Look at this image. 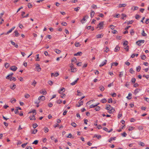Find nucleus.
Here are the masks:
<instances>
[{
    "instance_id": "1",
    "label": "nucleus",
    "mask_w": 149,
    "mask_h": 149,
    "mask_svg": "<svg viewBox=\"0 0 149 149\" xmlns=\"http://www.w3.org/2000/svg\"><path fill=\"white\" fill-rule=\"evenodd\" d=\"M106 109L109 111L108 112L109 113H113L115 111V109L113 107H111L110 104H107L106 105Z\"/></svg>"
},
{
    "instance_id": "2",
    "label": "nucleus",
    "mask_w": 149,
    "mask_h": 149,
    "mask_svg": "<svg viewBox=\"0 0 149 149\" xmlns=\"http://www.w3.org/2000/svg\"><path fill=\"white\" fill-rule=\"evenodd\" d=\"M88 15H86L84 16L83 19L81 20V22L82 24L84 23V21L86 20V19L88 18Z\"/></svg>"
},
{
    "instance_id": "3",
    "label": "nucleus",
    "mask_w": 149,
    "mask_h": 149,
    "mask_svg": "<svg viewBox=\"0 0 149 149\" xmlns=\"http://www.w3.org/2000/svg\"><path fill=\"white\" fill-rule=\"evenodd\" d=\"M38 99L40 101L41 100L42 101H43L45 99V97L44 96L42 95L39 97L38 98Z\"/></svg>"
},
{
    "instance_id": "4",
    "label": "nucleus",
    "mask_w": 149,
    "mask_h": 149,
    "mask_svg": "<svg viewBox=\"0 0 149 149\" xmlns=\"http://www.w3.org/2000/svg\"><path fill=\"white\" fill-rule=\"evenodd\" d=\"M17 68L15 66H13L10 67V69L13 71H15L17 69Z\"/></svg>"
},
{
    "instance_id": "5",
    "label": "nucleus",
    "mask_w": 149,
    "mask_h": 149,
    "mask_svg": "<svg viewBox=\"0 0 149 149\" xmlns=\"http://www.w3.org/2000/svg\"><path fill=\"white\" fill-rule=\"evenodd\" d=\"M103 22H101L97 25V28L100 27V29H101L102 28V27L103 26Z\"/></svg>"
},
{
    "instance_id": "6",
    "label": "nucleus",
    "mask_w": 149,
    "mask_h": 149,
    "mask_svg": "<svg viewBox=\"0 0 149 149\" xmlns=\"http://www.w3.org/2000/svg\"><path fill=\"white\" fill-rule=\"evenodd\" d=\"M38 130L36 129L31 130V134H35L37 132Z\"/></svg>"
},
{
    "instance_id": "7",
    "label": "nucleus",
    "mask_w": 149,
    "mask_h": 149,
    "mask_svg": "<svg viewBox=\"0 0 149 149\" xmlns=\"http://www.w3.org/2000/svg\"><path fill=\"white\" fill-rule=\"evenodd\" d=\"M107 62V60H105L104 61H103L101 63V64L100 65V67H101L103 66V65H105L106 64Z\"/></svg>"
},
{
    "instance_id": "8",
    "label": "nucleus",
    "mask_w": 149,
    "mask_h": 149,
    "mask_svg": "<svg viewBox=\"0 0 149 149\" xmlns=\"http://www.w3.org/2000/svg\"><path fill=\"white\" fill-rule=\"evenodd\" d=\"M59 75V74L58 72H56L55 73H52L51 74V77L54 76L57 77Z\"/></svg>"
},
{
    "instance_id": "9",
    "label": "nucleus",
    "mask_w": 149,
    "mask_h": 149,
    "mask_svg": "<svg viewBox=\"0 0 149 149\" xmlns=\"http://www.w3.org/2000/svg\"><path fill=\"white\" fill-rule=\"evenodd\" d=\"M104 34L101 33L96 35V38H101L103 36Z\"/></svg>"
},
{
    "instance_id": "10",
    "label": "nucleus",
    "mask_w": 149,
    "mask_h": 149,
    "mask_svg": "<svg viewBox=\"0 0 149 149\" xmlns=\"http://www.w3.org/2000/svg\"><path fill=\"white\" fill-rule=\"evenodd\" d=\"M120 47L118 45H117L115 48L114 51L117 52L120 50Z\"/></svg>"
},
{
    "instance_id": "11",
    "label": "nucleus",
    "mask_w": 149,
    "mask_h": 149,
    "mask_svg": "<svg viewBox=\"0 0 149 149\" xmlns=\"http://www.w3.org/2000/svg\"><path fill=\"white\" fill-rule=\"evenodd\" d=\"M15 28V27H13L9 31H8L6 33V34H8L9 33L11 32L12 31L14 30Z\"/></svg>"
},
{
    "instance_id": "12",
    "label": "nucleus",
    "mask_w": 149,
    "mask_h": 149,
    "mask_svg": "<svg viewBox=\"0 0 149 149\" xmlns=\"http://www.w3.org/2000/svg\"><path fill=\"white\" fill-rule=\"evenodd\" d=\"M34 115H33L32 116H31L29 117V118L30 120H36V119L35 118V116Z\"/></svg>"
},
{
    "instance_id": "13",
    "label": "nucleus",
    "mask_w": 149,
    "mask_h": 149,
    "mask_svg": "<svg viewBox=\"0 0 149 149\" xmlns=\"http://www.w3.org/2000/svg\"><path fill=\"white\" fill-rule=\"evenodd\" d=\"M126 6V4L125 3L124 4H120L118 6L119 8H121L123 7H125Z\"/></svg>"
},
{
    "instance_id": "14",
    "label": "nucleus",
    "mask_w": 149,
    "mask_h": 149,
    "mask_svg": "<svg viewBox=\"0 0 149 149\" xmlns=\"http://www.w3.org/2000/svg\"><path fill=\"white\" fill-rule=\"evenodd\" d=\"M82 53L81 52H79L74 54V56H81Z\"/></svg>"
},
{
    "instance_id": "15",
    "label": "nucleus",
    "mask_w": 149,
    "mask_h": 149,
    "mask_svg": "<svg viewBox=\"0 0 149 149\" xmlns=\"http://www.w3.org/2000/svg\"><path fill=\"white\" fill-rule=\"evenodd\" d=\"M54 51L56 53L58 54H60L61 52V50L57 49H54Z\"/></svg>"
},
{
    "instance_id": "16",
    "label": "nucleus",
    "mask_w": 149,
    "mask_h": 149,
    "mask_svg": "<svg viewBox=\"0 0 149 149\" xmlns=\"http://www.w3.org/2000/svg\"><path fill=\"white\" fill-rule=\"evenodd\" d=\"M116 137H111V138L109 140V142L110 143H111L112 140H115Z\"/></svg>"
},
{
    "instance_id": "17",
    "label": "nucleus",
    "mask_w": 149,
    "mask_h": 149,
    "mask_svg": "<svg viewBox=\"0 0 149 149\" xmlns=\"http://www.w3.org/2000/svg\"><path fill=\"white\" fill-rule=\"evenodd\" d=\"M10 81H15L16 80V79L15 77H10Z\"/></svg>"
},
{
    "instance_id": "18",
    "label": "nucleus",
    "mask_w": 149,
    "mask_h": 149,
    "mask_svg": "<svg viewBox=\"0 0 149 149\" xmlns=\"http://www.w3.org/2000/svg\"><path fill=\"white\" fill-rule=\"evenodd\" d=\"M94 14L95 12L91 10V18H92L93 17Z\"/></svg>"
},
{
    "instance_id": "19",
    "label": "nucleus",
    "mask_w": 149,
    "mask_h": 149,
    "mask_svg": "<svg viewBox=\"0 0 149 149\" xmlns=\"http://www.w3.org/2000/svg\"><path fill=\"white\" fill-rule=\"evenodd\" d=\"M142 35L143 36H147V34L145 33L144 30H143L142 32L141 33Z\"/></svg>"
},
{
    "instance_id": "20",
    "label": "nucleus",
    "mask_w": 149,
    "mask_h": 149,
    "mask_svg": "<svg viewBox=\"0 0 149 149\" xmlns=\"http://www.w3.org/2000/svg\"><path fill=\"white\" fill-rule=\"evenodd\" d=\"M132 96V94L131 93H129L128 94V96L127 97V98L129 100H130L131 99L132 97L131 96Z\"/></svg>"
},
{
    "instance_id": "21",
    "label": "nucleus",
    "mask_w": 149,
    "mask_h": 149,
    "mask_svg": "<svg viewBox=\"0 0 149 149\" xmlns=\"http://www.w3.org/2000/svg\"><path fill=\"white\" fill-rule=\"evenodd\" d=\"M14 33H15V36L16 37H17L19 35V34L18 33L17 30H15V31Z\"/></svg>"
},
{
    "instance_id": "22",
    "label": "nucleus",
    "mask_w": 149,
    "mask_h": 149,
    "mask_svg": "<svg viewBox=\"0 0 149 149\" xmlns=\"http://www.w3.org/2000/svg\"><path fill=\"white\" fill-rule=\"evenodd\" d=\"M118 64V63L116 62H113L111 63V68H112V66L113 65H115V66H117Z\"/></svg>"
},
{
    "instance_id": "23",
    "label": "nucleus",
    "mask_w": 149,
    "mask_h": 149,
    "mask_svg": "<svg viewBox=\"0 0 149 149\" xmlns=\"http://www.w3.org/2000/svg\"><path fill=\"white\" fill-rule=\"evenodd\" d=\"M40 93L42 94L43 95H45L47 94V92L46 91H42L41 92H40Z\"/></svg>"
},
{
    "instance_id": "24",
    "label": "nucleus",
    "mask_w": 149,
    "mask_h": 149,
    "mask_svg": "<svg viewBox=\"0 0 149 149\" xmlns=\"http://www.w3.org/2000/svg\"><path fill=\"white\" fill-rule=\"evenodd\" d=\"M63 91L64 92L65 91V88H63L60 89V91H58V93H59L60 94H61L62 93L61 92V91Z\"/></svg>"
},
{
    "instance_id": "25",
    "label": "nucleus",
    "mask_w": 149,
    "mask_h": 149,
    "mask_svg": "<svg viewBox=\"0 0 149 149\" xmlns=\"http://www.w3.org/2000/svg\"><path fill=\"white\" fill-rule=\"evenodd\" d=\"M77 92L78 93V94H77V95L78 96H81V95H82V93H81L80 91L79 90H77Z\"/></svg>"
},
{
    "instance_id": "26",
    "label": "nucleus",
    "mask_w": 149,
    "mask_h": 149,
    "mask_svg": "<svg viewBox=\"0 0 149 149\" xmlns=\"http://www.w3.org/2000/svg\"><path fill=\"white\" fill-rule=\"evenodd\" d=\"M16 87V85L15 84L13 85L12 86H10V88L13 90L15 89Z\"/></svg>"
},
{
    "instance_id": "27",
    "label": "nucleus",
    "mask_w": 149,
    "mask_h": 149,
    "mask_svg": "<svg viewBox=\"0 0 149 149\" xmlns=\"http://www.w3.org/2000/svg\"><path fill=\"white\" fill-rule=\"evenodd\" d=\"M33 113V115H35L36 114V111L35 110H33L32 111L29 112V113Z\"/></svg>"
},
{
    "instance_id": "28",
    "label": "nucleus",
    "mask_w": 149,
    "mask_h": 149,
    "mask_svg": "<svg viewBox=\"0 0 149 149\" xmlns=\"http://www.w3.org/2000/svg\"><path fill=\"white\" fill-rule=\"evenodd\" d=\"M100 107L99 106H96V107L95 108V110L96 111H99L100 110Z\"/></svg>"
},
{
    "instance_id": "29",
    "label": "nucleus",
    "mask_w": 149,
    "mask_h": 149,
    "mask_svg": "<svg viewBox=\"0 0 149 149\" xmlns=\"http://www.w3.org/2000/svg\"><path fill=\"white\" fill-rule=\"evenodd\" d=\"M140 90L139 88H137L134 91V93L135 94H136L137 93H138Z\"/></svg>"
},
{
    "instance_id": "30",
    "label": "nucleus",
    "mask_w": 149,
    "mask_h": 149,
    "mask_svg": "<svg viewBox=\"0 0 149 149\" xmlns=\"http://www.w3.org/2000/svg\"><path fill=\"white\" fill-rule=\"evenodd\" d=\"M38 126V125L36 123H34L33 125V127L34 129L37 127Z\"/></svg>"
},
{
    "instance_id": "31",
    "label": "nucleus",
    "mask_w": 149,
    "mask_h": 149,
    "mask_svg": "<svg viewBox=\"0 0 149 149\" xmlns=\"http://www.w3.org/2000/svg\"><path fill=\"white\" fill-rule=\"evenodd\" d=\"M128 44V42L127 41H125L123 43V46L124 47H125L127 45V44Z\"/></svg>"
},
{
    "instance_id": "32",
    "label": "nucleus",
    "mask_w": 149,
    "mask_h": 149,
    "mask_svg": "<svg viewBox=\"0 0 149 149\" xmlns=\"http://www.w3.org/2000/svg\"><path fill=\"white\" fill-rule=\"evenodd\" d=\"M141 43H142L141 42L140 40L136 42L137 45L138 46H141Z\"/></svg>"
},
{
    "instance_id": "33",
    "label": "nucleus",
    "mask_w": 149,
    "mask_h": 149,
    "mask_svg": "<svg viewBox=\"0 0 149 149\" xmlns=\"http://www.w3.org/2000/svg\"><path fill=\"white\" fill-rule=\"evenodd\" d=\"M138 54H133L131 56V57L132 58H134L135 56H138Z\"/></svg>"
},
{
    "instance_id": "34",
    "label": "nucleus",
    "mask_w": 149,
    "mask_h": 149,
    "mask_svg": "<svg viewBox=\"0 0 149 149\" xmlns=\"http://www.w3.org/2000/svg\"><path fill=\"white\" fill-rule=\"evenodd\" d=\"M71 70L72 72H75L77 71V69L75 68H73L72 69H71Z\"/></svg>"
},
{
    "instance_id": "35",
    "label": "nucleus",
    "mask_w": 149,
    "mask_h": 149,
    "mask_svg": "<svg viewBox=\"0 0 149 149\" xmlns=\"http://www.w3.org/2000/svg\"><path fill=\"white\" fill-rule=\"evenodd\" d=\"M97 106V104H92L90 106V108H93Z\"/></svg>"
},
{
    "instance_id": "36",
    "label": "nucleus",
    "mask_w": 149,
    "mask_h": 149,
    "mask_svg": "<svg viewBox=\"0 0 149 149\" xmlns=\"http://www.w3.org/2000/svg\"><path fill=\"white\" fill-rule=\"evenodd\" d=\"M9 66H10V64H9L8 63H6L5 64V67L6 68H8L9 67Z\"/></svg>"
},
{
    "instance_id": "37",
    "label": "nucleus",
    "mask_w": 149,
    "mask_h": 149,
    "mask_svg": "<svg viewBox=\"0 0 149 149\" xmlns=\"http://www.w3.org/2000/svg\"><path fill=\"white\" fill-rule=\"evenodd\" d=\"M71 125L72 126L74 127H76L77 126L76 124L74 122L72 123Z\"/></svg>"
},
{
    "instance_id": "38",
    "label": "nucleus",
    "mask_w": 149,
    "mask_h": 149,
    "mask_svg": "<svg viewBox=\"0 0 149 149\" xmlns=\"http://www.w3.org/2000/svg\"><path fill=\"white\" fill-rule=\"evenodd\" d=\"M106 102L107 100L105 98L102 99L101 100V102L102 103H105Z\"/></svg>"
},
{
    "instance_id": "39",
    "label": "nucleus",
    "mask_w": 149,
    "mask_h": 149,
    "mask_svg": "<svg viewBox=\"0 0 149 149\" xmlns=\"http://www.w3.org/2000/svg\"><path fill=\"white\" fill-rule=\"evenodd\" d=\"M136 81V79L134 78H132V79L131 80V81L133 83H134Z\"/></svg>"
},
{
    "instance_id": "40",
    "label": "nucleus",
    "mask_w": 149,
    "mask_h": 149,
    "mask_svg": "<svg viewBox=\"0 0 149 149\" xmlns=\"http://www.w3.org/2000/svg\"><path fill=\"white\" fill-rule=\"evenodd\" d=\"M80 44L79 42H76L75 43V46L76 47H78L80 46Z\"/></svg>"
},
{
    "instance_id": "41",
    "label": "nucleus",
    "mask_w": 149,
    "mask_h": 149,
    "mask_svg": "<svg viewBox=\"0 0 149 149\" xmlns=\"http://www.w3.org/2000/svg\"><path fill=\"white\" fill-rule=\"evenodd\" d=\"M72 62H76L77 61V59L75 57H73L71 61Z\"/></svg>"
},
{
    "instance_id": "42",
    "label": "nucleus",
    "mask_w": 149,
    "mask_h": 149,
    "mask_svg": "<svg viewBox=\"0 0 149 149\" xmlns=\"http://www.w3.org/2000/svg\"><path fill=\"white\" fill-rule=\"evenodd\" d=\"M38 140H36L34 141V142L32 143V144L36 145L38 143Z\"/></svg>"
},
{
    "instance_id": "43",
    "label": "nucleus",
    "mask_w": 149,
    "mask_h": 149,
    "mask_svg": "<svg viewBox=\"0 0 149 149\" xmlns=\"http://www.w3.org/2000/svg\"><path fill=\"white\" fill-rule=\"evenodd\" d=\"M48 83L51 86L53 84L54 82L51 81H49Z\"/></svg>"
},
{
    "instance_id": "44",
    "label": "nucleus",
    "mask_w": 149,
    "mask_h": 149,
    "mask_svg": "<svg viewBox=\"0 0 149 149\" xmlns=\"http://www.w3.org/2000/svg\"><path fill=\"white\" fill-rule=\"evenodd\" d=\"M36 83L37 82L35 80H34L31 84L32 85H33L34 86H35Z\"/></svg>"
},
{
    "instance_id": "45",
    "label": "nucleus",
    "mask_w": 149,
    "mask_h": 149,
    "mask_svg": "<svg viewBox=\"0 0 149 149\" xmlns=\"http://www.w3.org/2000/svg\"><path fill=\"white\" fill-rule=\"evenodd\" d=\"M130 33L132 36L134 34V31L133 29H132L131 30Z\"/></svg>"
},
{
    "instance_id": "46",
    "label": "nucleus",
    "mask_w": 149,
    "mask_h": 149,
    "mask_svg": "<svg viewBox=\"0 0 149 149\" xmlns=\"http://www.w3.org/2000/svg\"><path fill=\"white\" fill-rule=\"evenodd\" d=\"M113 101L112 99V98H110L108 99V103H112V102Z\"/></svg>"
},
{
    "instance_id": "47",
    "label": "nucleus",
    "mask_w": 149,
    "mask_h": 149,
    "mask_svg": "<svg viewBox=\"0 0 149 149\" xmlns=\"http://www.w3.org/2000/svg\"><path fill=\"white\" fill-rule=\"evenodd\" d=\"M91 7L93 9H96L97 8V6L94 4H93L92 6Z\"/></svg>"
},
{
    "instance_id": "48",
    "label": "nucleus",
    "mask_w": 149,
    "mask_h": 149,
    "mask_svg": "<svg viewBox=\"0 0 149 149\" xmlns=\"http://www.w3.org/2000/svg\"><path fill=\"white\" fill-rule=\"evenodd\" d=\"M130 72L131 73L133 74L134 73V71L133 70L132 68H131L130 69Z\"/></svg>"
},
{
    "instance_id": "49",
    "label": "nucleus",
    "mask_w": 149,
    "mask_h": 149,
    "mask_svg": "<svg viewBox=\"0 0 149 149\" xmlns=\"http://www.w3.org/2000/svg\"><path fill=\"white\" fill-rule=\"evenodd\" d=\"M141 70V67L139 66L136 68V71L137 72H139Z\"/></svg>"
},
{
    "instance_id": "50",
    "label": "nucleus",
    "mask_w": 149,
    "mask_h": 149,
    "mask_svg": "<svg viewBox=\"0 0 149 149\" xmlns=\"http://www.w3.org/2000/svg\"><path fill=\"white\" fill-rule=\"evenodd\" d=\"M121 135L124 137H126L127 135V134L125 132H124L123 133L121 134Z\"/></svg>"
},
{
    "instance_id": "51",
    "label": "nucleus",
    "mask_w": 149,
    "mask_h": 149,
    "mask_svg": "<svg viewBox=\"0 0 149 149\" xmlns=\"http://www.w3.org/2000/svg\"><path fill=\"white\" fill-rule=\"evenodd\" d=\"M44 130H45V133L49 131V129L47 128V127H45L44 128Z\"/></svg>"
},
{
    "instance_id": "52",
    "label": "nucleus",
    "mask_w": 149,
    "mask_h": 149,
    "mask_svg": "<svg viewBox=\"0 0 149 149\" xmlns=\"http://www.w3.org/2000/svg\"><path fill=\"white\" fill-rule=\"evenodd\" d=\"M61 24L62 25L65 26L67 25V24L66 22H63L61 23Z\"/></svg>"
},
{
    "instance_id": "53",
    "label": "nucleus",
    "mask_w": 149,
    "mask_h": 149,
    "mask_svg": "<svg viewBox=\"0 0 149 149\" xmlns=\"http://www.w3.org/2000/svg\"><path fill=\"white\" fill-rule=\"evenodd\" d=\"M146 58V56L145 55H143L141 56V58L142 59L144 60Z\"/></svg>"
},
{
    "instance_id": "54",
    "label": "nucleus",
    "mask_w": 149,
    "mask_h": 149,
    "mask_svg": "<svg viewBox=\"0 0 149 149\" xmlns=\"http://www.w3.org/2000/svg\"><path fill=\"white\" fill-rule=\"evenodd\" d=\"M29 8H31L32 7V5L30 3H29L28 5Z\"/></svg>"
},
{
    "instance_id": "55",
    "label": "nucleus",
    "mask_w": 149,
    "mask_h": 149,
    "mask_svg": "<svg viewBox=\"0 0 149 149\" xmlns=\"http://www.w3.org/2000/svg\"><path fill=\"white\" fill-rule=\"evenodd\" d=\"M29 95L28 94H26L24 95L25 97L26 98H28L29 97Z\"/></svg>"
},
{
    "instance_id": "56",
    "label": "nucleus",
    "mask_w": 149,
    "mask_h": 149,
    "mask_svg": "<svg viewBox=\"0 0 149 149\" xmlns=\"http://www.w3.org/2000/svg\"><path fill=\"white\" fill-rule=\"evenodd\" d=\"M123 75V72H120V74L119 75V77H122Z\"/></svg>"
},
{
    "instance_id": "57",
    "label": "nucleus",
    "mask_w": 149,
    "mask_h": 149,
    "mask_svg": "<svg viewBox=\"0 0 149 149\" xmlns=\"http://www.w3.org/2000/svg\"><path fill=\"white\" fill-rule=\"evenodd\" d=\"M80 8L79 7H78L77 8H74V10L76 11H78L80 9Z\"/></svg>"
},
{
    "instance_id": "58",
    "label": "nucleus",
    "mask_w": 149,
    "mask_h": 149,
    "mask_svg": "<svg viewBox=\"0 0 149 149\" xmlns=\"http://www.w3.org/2000/svg\"><path fill=\"white\" fill-rule=\"evenodd\" d=\"M143 126H139L138 127V129L139 130H142L143 129Z\"/></svg>"
},
{
    "instance_id": "59",
    "label": "nucleus",
    "mask_w": 149,
    "mask_h": 149,
    "mask_svg": "<svg viewBox=\"0 0 149 149\" xmlns=\"http://www.w3.org/2000/svg\"><path fill=\"white\" fill-rule=\"evenodd\" d=\"M139 145L141 146H145V144L142 142H140L139 143Z\"/></svg>"
},
{
    "instance_id": "60",
    "label": "nucleus",
    "mask_w": 149,
    "mask_h": 149,
    "mask_svg": "<svg viewBox=\"0 0 149 149\" xmlns=\"http://www.w3.org/2000/svg\"><path fill=\"white\" fill-rule=\"evenodd\" d=\"M77 83V81H74V82H73L71 83V84L72 85H75Z\"/></svg>"
},
{
    "instance_id": "61",
    "label": "nucleus",
    "mask_w": 149,
    "mask_h": 149,
    "mask_svg": "<svg viewBox=\"0 0 149 149\" xmlns=\"http://www.w3.org/2000/svg\"><path fill=\"white\" fill-rule=\"evenodd\" d=\"M143 77H146L147 79H148L149 78V75H143Z\"/></svg>"
},
{
    "instance_id": "62",
    "label": "nucleus",
    "mask_w": 149,
    "mask_h": 149,
    "mask_svg": "<svg viewBox=\"0 0 149 149\" xmlns=\"http://www.w3.org/2000/svg\"><path fill=\"white\" fill-rule=\"evenodd\" d=\"M133 20H131V21H128L127 23V24H131L133 22Z\"/></svg>"
},
{
    "instance_id": "63",
    "label": "nucleus",
    "mask_w": 149,
    "mask_h": 149,
    "mask_svg": "<svg viewBox=\"0 0 149 149\" xmlns=\"http://www.w3.org/2000/svg\"><path fill=\"white\" fill-rule=\"evenodd\" d=\"M100 90L102 91H104V88L103 86H101L100 87Z\"/></svg>"
},
{
    "instance_id": "64",
    "label": "nucleus",
    "mask_w": 149,
    "mask_h": 149,
    "mask_svg": "<svg viewBox=\"0 0 149 149\" xmlns=\"http://www.w3.org/2000/svg\"><path fill=\"white\" fill-rule=\"evenodd\" d=\"M77 66H81L82 65V63L81 62H79L78 63H77Z\"/></svg>"
}]
</instances>
